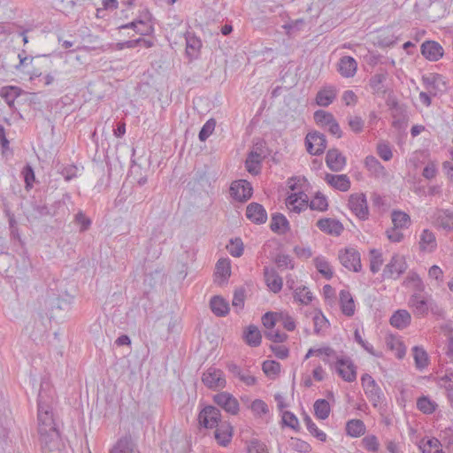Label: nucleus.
Here are the masks:
<instances>
[{
    "label": "nucleus",
    "mask_w": 453,
    "mask_h": 453,
    "mask_svg": "<svg viewBox=\"0 0 453 453\" xmlns=\"http://www.w3.org/2000/svg\"><path fill=\"white\" fill-rule=\"evenodd\" d=\"M264 277L265 283L269 289L273 293H278L281 290L283 280L282 278L278 274V273L273 268H264Z\"/></svg>",
    "instance_id": "18"
},
{
    "label": "nucleus",
    "mask_w": 453,
    "mask_h": 453,
    "mask_svg": "<svg viewBox=\"0 0 453 453\" xmlns=\"http://www.w3.org/2000/svg\"><path fill=\"white\" fill-rule=\"evenodd\" d=\"M305 146L310 154L319 156L326 148V136L317 131L309 133L305 137Z\"/></svg>",
    "instance_id": "6"
},
{
    "label": "nucleus",
    "mask_w": 453,
    "mask_h": 453,
    "mask_svg": "<svg viewBox=\"0 0 453 453\" xmlns=\"http://www.w3.org/2000/svg\"><path fill=\"white\" fill-rule=\"evenodd\" d=\"M276 316H277L276 313L270 312V311L266 312L265 314L263 315L262 323L267 330L273 329L274 327V326L276 325V322H277Z\"/></svg>",
    "instance_id": "64"
},
{
    "label": "nucleus",
    "mask_w": 453,
    "mask_h": 453,
    "mask_svg": "<svg viewBox=\"0 0 453 453\" xmlns=\"http://www.w3.org/2000/svg\"><path fill=\"white\" fill-rule=\"evenodd\" d=\"M388 79V72L381 71L380 73H376L370 79V86L372 89L373 94L378 96H385L387 89L385 86V82Z\"/></svg>",
    "instance_id": "19"
},
{
    "label": "nucleus",
    "mask_w": 453,
    "mask_h": 453,
    "mask_svg": "<svg viewBox=\"0 0 453 453\" xmlns=\"http://www.w3.org/2000/svg\"><path fill=\"white\" fill-rule=\"evenodd\" d=\"M210 306L212 312L219 317H224L229 311L228 303L220 296L212 297L210 302Z\"/></svg>",
    "instance_id": "32"
},
{
    "label": "nucleus",
    "mask_w": 453,
    "mask_h": 453,
    "mask_svg": "<svg viewBox=\"0 0 453 453\" xmlns=\"http://www.w3.org/2000/svg\"><path fill=\"white\" fill-rule=\"evenodd\" d=\"M229 253L234 257H239L243 253V243L241 239L231 240L230 245L227 246Z\"/></svg>",
    "instance_id": "57"
},
{
    "label": "nucleus",
    "mask_w": 453,
    "mask_h": 453,
    "mask_svg": "<svg viewBox=\"0 0 453 453\" xmlns=\"http://www.w3.org/2000/svg\"><path fill=\"white\" fill-rule=\"evenodd\" d=\"M406 269L407 264L404 257L395 254L385 266L382 275L387 279H397Z\"/></svg>",
    "instance_id": "8"
},
{
    "label": "nucleus",
    "mask_w": 453,
    "mask_h": 453,
    "mask_svg": "<svg viewBox=\"0 0 453 453\" xmlns=\"http://www.w3.org/2000/svg\"><path fill=\"white\" fill-rule=\"evenodd\" d=\"M334 119L333 114L322 110H318L314 112L315 121L323 127H327Z\"/></svg>",
    "instance_id": "51"
},
{
    "label": "nucleus",
    "mask_w": 453,
    "mask_h": 453,
    "mask_svg": "<svg viewBox=\"0 0 453 453\" xmlns=\"http://www.w3.org/2000/svg\"><path fill=\"white\" fill-rule=\"evenodd\" d=\"M314 411L317 418L326 419L330 414V405L325 399H319L314 403Z\"/></svg>",
    "instance_id": "41"
},
{
    "label": "nucleus",
    "mask_w": 453,
    "mask_h": 453,
    "mask_svg": "<svg viewBox=\"0 0 453 453\" xmlns=\"http://www.w3.org/2000/svg\"><path fill=\"white\" fill-rule=\"evenodd\" d=\"M309 207L312 211H325L328 208L326 196L320 192H317L313 199L310 202Z\"/></svg>",
    "instance_id": "43"
},
{
    "label": "nucleus",
    "mask_w": 453,
    "mask_h": 453,
    "mask_svg": "<svg viewBox=\"0 0 453 453\" xmlns=\"http://www.w3.org/2000/svg\"><path fill=\"white\" fill-rule=\"evenodd\" d=\"M231 273L230 261L227 258H221L216 264V278H221L225 281Z\"/></svg>",
    "instance_id": "37"
},
{
    "label": "nucleus",
    "mask_w": 453,
    "mask_h": 453,
    "mask_svg": "<svg viewBox=\"0 0 453 453\" xmlns=\"http://www.w3.org/2000/svg\"><path fill=\"white\" fill-rule=\"evenodd\" d=\"M294 297L298 302L308 304L312 300V294L306 287H300L295 290Z\"/></svg>",
    "instance_id": "48"
},
{
    "label": "nucleus",
    "mask_w": 453,
    "mask_h": 453,
    "mask_svg": "<svg viewBox=\"0 0 453 453\" xmlns=\"http://www.w3.org/2000/svg\"><path fill=\"white\" fill-rule=\"evenodd\" d=\"M54 389L51 388L50 382L46 379H43L41 381L37 399L38 431H41V428H45V430L58 429L52 411V404L54 402Z\"/></svg>",
    "instance_id": "1"
},
{
    "label": "nucleus",
    "mask_w": 453,
    "mask_h": 453,
    "mask_svg": "<svg viewBox=\"0 0 453 453\" xmlns=\"http://www.w3.org/2000/svg\"><path fill=\"white\" fill-rule=\"evenodd\" d=\"M220 411L211 405L205 406L198 415L200 426L205 428H213L220 422Z\"/></svg>",
    "instance_id": "10"
},
{
    "label": "nucleus",
    "mask_w": 453,
    "mask_h": 453,
    "mask_svg": "<svg viewBox=\"0 0 453 453\" xmlns=\"http://www.w3.org/2000/svg\"><path fill=\"white\" fill-rule=\"evenodd\" d=\"M348 125L349 128L356 134H358L363 131L365 122L359 116H349L348 118Z\"/></svg>",
    "instance_id": "54"
},
{
    "label": "nucleus",
    "mask_w": 453,
    "mask_h": 453,
    "mask_svg": "<svg viewBox=\"0 0 453 453\" xmlns=\"http://www.w3.org/2000/svg\"><path fill=\"white\" fill-rule=\"evenodd\" d=\"M365 165L368 171L377 176L383 175L385 173V168L380 162L373 156H368L365 157Z\"/></svg>",
    "instance_id": "39"
},
{
    "label": "nucleus",
    "mask_w": 453,
    "mask_h": 453,
    "mask_svg": "<svg viewBox=\"0 0 453 453\" xmlns=\"http://www.w3.org/2000/svg\"><path fill=\"white\" fill-rule=\"evenodd\" d=\"M335 97V88L334 87H326L318 92L316 103L319 106L326 107L333 103Z\"/></svg>",
    "instance_id": "28"
},
{
    "label": "nucleus",
    "mask_w": 453,
    "mask_h": 453,
    "mask_svg": "<svg viewBox=\"0 0 453 453\" xmlns=\"http://www.w3.org/2000/svg\"><path fill=\"white\" fill-rule=\"evenodd\" d=\"M334 369L345 381L353 382L357 379L356 366L348 357L337 358Z\"/></svg>",
    "instance_id": "9"
},
{
    "label": "nucleus",
    "mask_w": 453,
    "mask_h": 453,
    "mask_svg": "<svg viewBox=\"0 0 453 453\" xmlns=\"http://www.w3.org/2000/svg\"><path fill=\"white\" fill-rule=\"evenodd\" d=\"M228 371L235 377H237L241 381H242L247 386H252L256 384L257 379L250 374L243 372L239 365L234 363L227 364Z\"/></svg>",
    "instance_id": "30"
},
{
    "label": "nucleus",
    "mask_w": 453,
    "mask_h": 453,
    "mask_svg": "<svg viewBox=\"0 0 453 453\" xmlns=\"http://www.w3.org/2000/svg\"><path fill=\"white\" fill-rule=\"evenodd\" d=\"M38 434L40 437L41 447L43 451L50 453L56 450H60L62 443L58 429L45 430V428H41V431H38Z\"/></svg>",
    "instance_id": "3"
},
{
    "label": "nucleus",
    "mask_w": 453,
    "mask_h": 453,
    "mask_svg": "<svg viewBox=\"0 0 453 453\" xmlns=\"http://www.w3.org/2000/svg\"><path fill=\"white\" fill-rule=\"evenodd\" d=\"M214 403L231 415H236L239 411L237 399L228 392H220L213 396Z\"/></svg>",
    "instance_id": "11"
},
{
    "label": "nucleus",
    "mask_w": 453,
    "mask_h": 453,
    "mask_svg": "<svg viewBox=\"0 0 453 453\" xmlns=\"http://www.w3.org/2000/svg\"><path fill=\"white\" fill-rule=\"evenodd\" d=\"M316 269L321 273L326 280H330L334 272L330 264L324 257H316L314 260Z\"/></svg>",
    "instance_id": "40"
},
{
    "label": "nucleus",
    "mask_w": 453,
    "mask_h": 453,
    "mask_svg": "<svg viewBox=\"0 0 453 453\" xmlns=\"http://www.w3.org/2000/svg\"><path fill=\"white\" fill-rule=\"evenodd\" d=\"M262 370L266 376L274 378L280 372V365L279 362L274 360H266L262 365Z\"/></svg>",
    "instance_id": "46"
},
{
    "label": "nucleus",
    "mask_w": 453,
    "mask_h": 453,
    "mask_svg": "<svg viewBox=\"0 0 453 453\" xmlns=\"http://www.w3.org/2000/svg\"><path fill=\"white\" fill-rule=\"evenodd\" d=\"M338 258L341 264L349 271H361L362 265L359 252L354 248H346L339 251Z\"/></svg>",
    "instance_id": "4"
},
{
    "label": "nucleus",
    "mask_w": 453,
    "mask_h": 453,
    "mask_svg": "<svg viewBox=\"0 0 453 453\" xmlns=\"http://www.w3.org/2000/svg\"><path fill=\"white\" fill-rule=\"evenodd\" d=\"M422 81L429 94L436 95L437 91H441L446 88L443 78L439 75L423 76Z\"/></svg>",
    "instance_id": "22"
},
{
    "label": "nucleus",
    "mask_w": 453,
    "mask_h": 453,
    "mask_svg": "<svg viewBox=\"0 0 453 453\" xmlns=\"http://www.w3.org/2000/svg\"><path fill=\"white\" fill-rule=\"evenodd\" d=\"M410 216L403 211H394L392 213V222L394 225V227L396 228H403L408 226L410 223Z\"/></svg>",
    "instance_id": "47"
},
{
    "label": "nucleus",
    "mask_w": 453,
    "mask_h": 453,
    "mask_svg": "<svg viewBox=\"0 0 453 453\" xmlns=\"http://www.w3.org/2000/svg\"><path fill=\"white\" fill-rule=\"evenodd\" d=\"M20 88L17 87H4L1 89L0 96L12 108L14 104L15 99L20 95Z\"/></svg>",
    "instance_id": "38"
},
{
    "label": "nucleus",
    "mask_w": 453,
    "mask_h": 453,
    "mask_svg": "<svg viewBox=\"0 0 453 453\" xmlns=\"http://www.w3.org/2000/svg\"><path fill=\"white\" fill-rule=\"evenodd\" d=\"M339 297L342 313L347 317H352L355 313V303L350 292L346 289H342Z\"/></svg>",
    "instance_id": "24"
},
{
    "label": "nucleus",
    "mask_w": 453,
    "mask_h": 453,
    "mask_svg": "<svg viewBox=\"0 0 453 453\" xmlns=\"http://www.w3.org/2000/svg\"><path fill=\"white\" fill-rule=\"evenodd\" d=\"M202 381L211 389L224 388L226 385L223 372L214 367H210L203 372Z\"/></svg>",
    "instance_id": "7"
},
{
    "label": "nucleus",
    "mask_w": 453,
    "mask_h": 453,
    "mask_svg": "<svg viewBox=\"0 0 453 453\" xmlns=\"http://www.w3.org/2000/svg\"><path fill=\"white\" fill-rule=\"evenodd\" d=\"M288 188L292 191H299L303 189L305 185L308 184V181L303 176H293L288 180Z\"/></svg>",
    "instance_id": "52"
},
{
    "label": "nucleus",
    "mask_w": 453,
    "mask_h": 453,
    "mask_svg": "<svg viewBox=\"0 0 453 453\" xmlns=\"http://www.w3.org/2000/svg\"><path fill=\"white\" fill-rule=\"evenodd\" d=\"M326 182L340 191H347L350 188L349 179L345 174L334 175L327 173L326 175Z\"/></svg>",
    "instance_id": "26"
},
{
    "label": "nucleus",
    "mask_w": 453,
    "mask_h": 453,
    "mask_svg": "<svg viewBox=\"0 0 453 453\" xmlns=\"http://www.w3.org/2000/svg\"><path fill=\"white\" fill-rule=\"evenodd\" d=\"M244 339L248 345L257 347L261 343L262 335L256 326L250 325L244 331Z\"/></svg>",
    "instance_id": "34"
},
{
    "label": "nucleus",
    "mask_w": 453,
    "mask_h": 453,
    "mask_svg": "<svg viewBox=\"0 0 453 453\" xmlns=\"http://www.w3.org/2000/svg\"><path fill=\"white\" fill-rule=\"evenodd\" d=\"M337 70L345 78L353 77L357 70V63L352 57L344 56L340 58Z\"/></svg>",
    "instance_id": "16"
},
{
    "label": "nucleus",
    "mask_w": 453,
    "mask_h": 453,
    "mask_svg": "<svg viewBox=\"0 0 453 453\" xmlns=\"http://www.w3.org/2000/svg\"><path fill=\"white\" fill-rule=\"evenodd\" d=\"M250 409L255 415H265L269 412L267 404L260 399H256L251 403Z\"/></svg>",
    "instance_id": "55"
},
{
    "label": "nucleus",
    "mask_w": 453,
    "mask_h": 453,
    "mask_svg": "<svg viewBox=\"0 0 453 453\" xmlns=\"http://www.w3.org/2000/svg\"><path fill=\"white\" fill-rule=\"evenodd\" d=\"M361 383L365 395L374 407H378L384 402L385 395L371 375L368 373L363 374L361 377Z\"/></svg>",
    "instance_id": "2"
},
{
    "label": "nucleus",
    "mask_w": 453,
    "mask_h": 453,
    "mask_svg": "<svg viewBox=\"0 0 453 453\" xmlns=\"http://www.w3.org/2000/svg\"><path fill=\"white\" fill-rule=\"evenodd\" d=\"M275 263L279 268H294V263L288 255L280 254L275 258Z\"/></svg>",
    "instance_id": "60"
},
{
    "label": "nucleus",
    "mask_w": 453,
    "mask_h": 453,
    "mask_svg": "<svg viewBox=\"0 0 453 453\" xmlns=\"http://www.w3.org/2000/svg\"><path fill=\"white\" fill-rule=\"evenodd\" d=\"M298 201L310 203L308 195L303 189L290 194L286 199V204H294Z\"/></svg>",
    "instance_id": "53"
},
{
    "label": "nucleus",
    "mask_w": 453,
    "mask_h": 453,
    "mask_svg": "<svg viewBox=\"0 0 453 453\" xmlns=\"http://www.w3.org/2000/svg\"><path fill=\"white\" fill-rule=\"evenodd\" d=\"M377 152L379 156L385 161L390 160L393 156L390 147L385 142H380L378 144Z\"/></svg>",
    "instance_id": "62"
},
{
    "label": "nucleus",
    "mask_w": 453,
    "mask_h": 453,
    "mask_svg": "<svg viewBox=\"0 0 453 453\" xmlns=\"http://www.w3.org/2000/svg\"><path fill=\"white\" fill-rule=\"evenodd\" d=\"M245 290L243 288H238L234 293L232 305L234 307L242 309L244 305Z\"/></svg>",
    "instance_id": "63"
},
{
    "label": "nucleus",
    "mask_w": 453,
    "mask_h": 453,
    "mask_svg": "<svg viewBox=\"0 0 453 453\" xmlns=\"http://www.w3.org/2000/svg\"><path fill=\"white\" fill-rule=\"evenodd\" d=\"M303 422L308 429V431L314 435L318 440L321 441H325L326 440V434L319 430L315 423L312 421L310 416L305 415L303 418Z\"/></svg>",
    "instance_id": "45"
},
{
    "label": "nucleus",
    "mask_w": 453,
    "mask_h": 453,
    "mask_svg": "<svg viewBox=\"0 0 453 453\" xmlns=\"http://www.w3.org/2000/svg\"><path fill=\"white\" fill-rule=\"evenodd\" d=\"M265 336L276 343L283 342L288 339V335L285 333H281L279 330H273V328L266 330L265 332Z\"/></svg>",
    "instance_id": "56"
},
{
    "label": "nucleus",
    "mask_w": 453,
    "mask_h": 453,
    "mask_svg": "<svg viewBox=\"0 0 453 453\" xmlns=\"http://www.w3.org/2000/svg\"><path fill=\"white\" fill-rule=\"evenodd\" d=\"M349 207L359 219L365 220L368 219L369 209L365 194H352L349 198Z\"/></svg>",
    "instance_id": "5"
},
{
    "label": "nucleus",
    "mask_w": 453,
    "mask_h": 453,
    "mask_svg": "<svg viewBox=\"0 0 453 453\" xmlns=\"http://www.w3.org/2000/svg\"><path fill=\"white\" fill-rule=\"evenodd\" d=\"M282 422L284 423V425L293 429H296L299 425L298 419L296 417V415L288 411L283 412Z\"/></svg>",
    "instance_id": "61"
},
{
    "label": "nucleus",
    "mask_w": 453,
    "mask_h": 453,
    "mask_svg": "<svg viewBox=\"0 0 453 453\" xmlns=\"http://www.w3.org/2000/svg\"><path fill=\"white\" fill-rule=\"evenodd\" d=\"M110 453H138L130 437L125 436L118 441Z\"/></svg>",
    "instance_id": "33"
},
{
    "label": "nucleus",
    "mask_w": 453,
    "mask_h": 453,
    "mask_svg": "<svg viewBox=\"0 0 453 453\" xmlns=\"http://www.w3.org/2000/svg\"><path fill=\"white\" fill-rule=\"evenodd\" d=\"M436 407V403L425 395L419 397L417 401V408L425 414H432Z\"/></svg>",
    "instance_id": "42"
},
{
    "label": "nucleus",
    "mask_w": 453,
    "mask_h": 453,
    "mask_svg": "<svg viewBox=\"0 0 453 453\" xmlns=\"http://www.w3.org/2000/svg\"><path fill=\"white\" fill-rule=\"evenodd\" d=\"M370 269L373 273H376L380 271V268L383 263L382 255L379 250L374 249L370 251Z\"/></svg>",
    "instance_id": "49"
},
{
    "label": "nucleus",
    "mask_w": 453,
    "mask_h": 453,
    "mask_svg": "<svg viewBox=\"0 0 453 453\" xmlns=\"http://www.w3.org/2000/svg\"><path fill=\"white\" fill-rule=\"evenodd\" d=\"M411 316L406 310L396 311L390 318V324L397 329H404L410 324Z\"/></svg>",
    "instance_id": "25"
},
{
    "label": "nucleus",
    "mask_w": 453,
    "mask_h": 453,
    "mask_svg": "<svg viewBox=\"0 0 453 453\" xmlns=\"http://www.w3.org/2000/svg\"><path fill=\"white\" fill-rule=\"evenodd\" d=\"M436 239L434 233L428 229H425L420 235L419 246L421 250L432 252L436 248Z\"/></svg>",
    "instance_id": "31"
},
{
    "label": "nucleus",
    "mask_w": 453,
    "mask_h": 453,
    "mask_svg": "<svg viewBox=\"0 0 453 453\" xmlns=\"http://www.w3.org/2000/svg\"><path fill=\"white\" fill-rule=\"evenodd\" d=\"M347 434L351 437H359L365 432V426L360 419H351L346 425Z\"/></svg>",
    "instance_id": "36"
},
{
    "label": "nucleus",
    "mask_w": 453,
    "mask_h": 453,
    "mask_svg": "<svg viewBox=\"0 0 453 453\" xmlns=\"http://www.w3.org/2000/svg\"><path fill=\"white\" fill-rule=\"evenodd\" d=\"M363 446L369 451L376 452L379 449L378 439L374 435H367L362 439Z\"/></svg>",
    "instance_id": "59"
},
{
    "label": "nucleus",
    "mask_w": 453,
    "mask_h": 453,
    "mask_svg": "<svg viewBox=\"0 0 453 453\" xmlns=\"http://www.w3.org/2000/svg\"><path fill=\"white\" fill-rule=\"evenodd\" d=\"M412 351L417 368L423 369L427 366L428 357L426 352L418 346L413 347Z\"/></svg>",
    "instance_id": "44"
},
{
    "label": "nucleus",
    "mask_w": 453,
    "mask_h": 453,
    "mask_svg": "<svg viewBox=\"0 0 453 453\" xmlns=\"http://www.w3.org/2000/svg\"><path fill=\"white\" fill-rule=\"evenodd\" d=\"M317 226L324 233L332 235H340L343 231L342 224L334 219L324 218L317 222Z\"/></svg>",
    "instance_id": "14"
},
{
    "label": "nucleus",
    "mask_w": 453,
    "mask_h": 453,
    "mask_svg": "<svg viewBox=\"0 0 453 453\" xmlns=\"http://www.w3.org/2000/svg\"><path fill=\"white\" fill-rule=\"evenodd\" d=\"M435 224L447 231L453 230V211L437 210L434 213Z\"/></svg>",
    "instance_id": "23"
},
{
    "label": "nucleus",
    "mask_w": 453,
    "mask_h": 453,
    "mask_svg": "<svg viewBox=\"0 0 453 453\" xmlns=\"http://www.w3.org/2000/svg\"><path fill=\"white\" fill-rule=\"evenodd\" d=\"M214 427H216L214 432L215 439L219 444L226 446L231 441L233 427L227 422H219Z\"/></svg>",
    "instance_id": "20"
},
{
    "label": "nucleus",
    "mask_w": 453,
    "mask_h": 453,
    "mask_svg": "<svg viewBox=\"0 0 453 453\" xmlns=\"http://www.w3.org/2000/svg\"><path fill=\"white\" fill-rule=\"evenodd\" d=\"M421 53L426 59L437 61L443 56V49L434 41H426L421 45Z\"/></svg>",
    "instance_id": "13"
},
{
    "label": "nucleus",
    "mask_w": 453,
    "mask_h": 453,
    "mask_svg": "<svg viewBox=\"0 0 453 453\" xmlns=\"http://www.w3.org/2000/svg\"><path fill=\"white\" fill-rule=\"evenodd\" d=\"M270 228L274 233L285 234L289 231V222L281 213H275L272 216Z\"/></svg>",
    "instance_id": "27"
},
{
    "label": "nucleus",
    "mask_w": 453,
    "mask_h": 453,
    "mask_svg": "<svg viewBox=\"0 0 453 453\" xmlns=\"http://www.w3.org/2000/svg\"><path fill=\"white\" fill-rule=\"evenodd\" d=\"M262 156L257 151H251L245 161L247 171L252 174H257L260 172Z\"/></svg>",
    "instance_id": "35"
},
{
    "label": "nucleus",
    "mask_w": 453,
    "mask_h": 453,
    "mask_svg": "<svg viewBox=\"0 0 453 453\" xmlns=\"http://www.w3.org/2000/svg\"><path fill=\"white\" fill-rule=\"evenodd\" d=\"M428 300L429 296L414 294L409 299V305L414 309L417 316L424 317L427 315Z\"/></svg>",
    "instance_id": "21"
},
{
    "label": "nucleus",
    "mask_w": 453,
    "mask_h": 453,
    "mask_svg": "<svg viewBox=\"0 0 453 453\" xmlns=\"http://www.w3.org/2000/svg\"><path fill=\"white\" fill-rule=\"evenodd\" d=\"M215 126L216 121L213 119L207 120L198 134L199 140L201 142H204L212 134L215 129Z\"/></svg>",
    "instance_id": "50"
},
{
    "label": "nucleus",
    "mask_w": 453,
    "mask_h": 453,
    "mask_svg": "<svg viewBox=\"0 0 453 453\" xmlns=\"http://www.w3.org/2000/svg\"><path fill=\"white\" fill-rule=\"evenodd\" d=\"M246 216L256 224H263L267 220L266 211L257 203H251L247 206Z\"/></svg>",
    "instance_id": "17"
},
{
    "label": "nucleus",
    "mask_w": 453,
    "mask_h": 453,
    "mask_svg": "<svg viewBox=\"0 0 453 453\" xmlns=\"http://www.w3.org/2000/svg\"><path fill=\"white\" fill-rule=\"evenodd\" d=\"M326 163L330 170L340 172L343 169L346 159L337 149H332L326 153Z\"/></svg>",
    "instance_id": "15"
},
{
    "label": "nucleus",
    "mask_w": 453,
    "mask_h": 453,
    "mask_svg": "<svg viewBox=\"0 0 453 453\" xmlns=\"http://www.w3.org/2000/svg\"><path fill=\"white\" fill-rule=\"evenodd\" d=\"M22 175L26 183V188H31L35 181V172L33 167L30 165H27L22 170Z\"/></svg>",
    "instance_id": "58"
},
{
    "label": "nucleus",
    "mask_w": 453,
    "mask_h": 453,
    "mask_svg": "<svg viewBox=\"0 0 453 453\" xmlns=\"http://www.w3.org/2000/svg\"><path fill=\"white\" fill-rule=\"evenodd\" d=\"M202 47L201 40L192 33L186 35V52L190 58H196Z\"/></svg>",
    "instance_id": "29"
},
{
    "label": "nucleus",
    "mask_w": 453,
    "mask_h": 453,
    "mask_svg": "<svg viewBox=\"0 0 453 453\" xmlns=\"http://www.w3.org/2000/svg\"><path fill=\"white\" fill-rule=\"evenodd\" d=\"M230 194L234 199L245 202L252 196L251 184L245 180H236L230 186Z\"/></svg>",
    "instance_id": "12"
}]
</instances>
